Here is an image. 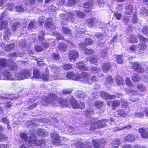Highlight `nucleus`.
Masks as SVG:
<instances>
[{
	"label": "nucleus",
	"mask_w": 148,
	"mask_h": 148,
	"mask_svg": "<svg viewBox=\"0 0 148 148\" xmlns=\"http://www.w3.org/2000/svg\"><path fill=\"white\" fill-rule=\"evenodd\" d=\"M107 121V120L102 119L92 124L90 121L88 122L86 121L84 122V125L87 129H88L90 130H93L97 128H100L106 127V123Z\"/></svg>",
	"instance_id": "nucleus-1"
},
{
	"label": "nucleus",
	"mask_w": 148,
	"mask_h": 148,
	"mask_svg": "<svg viewBox=\"0 0 148 148\" xmlns=\"http://www.w3.org/2000/svg\"><path fill=\"white\" fill-rule=\"evenodd\" d=\"M58 97L55 94H50L49 98L45 97L44 101L46 103L55 106H57L59 103Z\"/></svg>",
	"instance_id": "nucleus-2"
},
{
	"label": "nucleus",
	"mask_w": 148,
	"mask_h": 148,
	"mask_svg": "<svg viewBox=\"0 0 148 148\" xmlns=\"http://www.w3.org/2000/svg\"><path fill=\"white\" fill-rule=\"evenodd\" d=\"M51 73H50L51 77V79L53 80L59 79L60 78L58 75H59L60 70L58 67L53 66L50 67Z\"/></svg>",
	"instance_id": "nucleus-3"
},
{
	"label": "nucleus",
	"mask_w": 148,
	"mask_h": 148,
	"mask_svg": "<svg viewBox=\"0 0 148 148\" xmlns=\"http://www.w3.org/2000/svg\"><path fill=\"white\" fill-rule=\"evenodd\" d=\"M31 74V72L28 70L21 71L16 75V77L18 80L28 78Z\"/></svg>",
	"instance_id": "nucleus-4"
},
{
	"label": "nucleus",
	"mask_w": 148,
	"mask_h": 148,
	"mask_svg": "<svg viewBox=\"0 0 148 148\" xmlns=\"http://www.w3.org/2000/svg\"><path fill=\"white\" fill-rule=\"evenodd\" d=\"M69 104H70L72 107L74 108L82 109L85 107V106L84 103L82 102L79 103L74 98L69 100Z\"/></svg>",
	"instance_id": "nucleus-5"
},
{
	"label": "nucleus",
	"mask_w": 148,
	"mask_h": 148,
	"mask_svg": "<svg viewBox=\"0 0 148 148\" xmlns=\"http://www.w3.org/2000/svg\"><path fill=\"white\" fill-rule=\"evenodd\" d=\"M132 67L133 69L139 73H142L144 72V67L139 63L135 62L132 63Z\"/></svg>",
	"instance_id": "nucleus-6"
},
{
	"label": "nucleus",
	"mask_w": 148,
	"mask_h": 148,
	"mask_svg": "<svg viewBox=\"0 0 148 148\" xmlns=\"http://www.w3.org/2000/svg\"><path fill=\"white\" fill-rule=\"evenodd\" d=\"M51 136L53 139V143L55 145H58L61 143L60 139V137L59 134L56 132H53L51 134Z\"/></svg>",
	"instance_id": "nucleus-7"
},
{
	"label": "nucleus",
	"mask_w": 148,
	"mask_h": 148,
	"mask_svg": "<svg viewBox=\"0 0 148 148\" xmlns=\"http://www.w3.org/2000/svg\"><path fill=\"white\" fill-rule=\"evenodd\" d=\"M89 75L88 73L83 72L80 75L78 74V80L88 83L89 82Z\"/></svg>",
	"instance_id": "nucleus-8"
},
{
	"label": "nucleus",
	"mask_w": 148,
	"mask_h": 148,
	"mask_svg": "<svg viewBox=\"0 0 148 148\" xmlns=\"http://www.w3.org/2000/svg\"><path fill=\"white\" fill-rule=\"evenodd\" d=\"M79 54L77 50H72L68 53V57L69 60L75 61L78 58Z\"/></svg>",
	"instance_id": "nucleus-9"
},
{
	"label": "nucleus",
	"mask_w": 148,
	"mask_h": 148,
	"mask_svg": "<svg viewBox=\"0 0 148 148\" xmlns=\"http://www.w3.org/2000/svg\"><path fill=\"white\" fill-rule=\"evenodd\" d=\"M21 46H22L23 49L26 51V54H29L31 56H32L34 54V51L31 49L29 43H25L24 44H22Z\"/></svg>",
	"instance_id": "nucleus-10"
},
{
	"label": "nucleus",
	"mask_w": 148,
	"mask_h": 148,
	"mask_svg": "<svg viewBox=\"0 0 148 148\" xmlns=\"http://www.w3.org/2000/svg\"><path fill=\"white\" fill-rule=\"evenodd\" d=\"M93 145L95 148H99L100 147L103 148L106 143L105 140L104 139L100 140L98 143L95 140H93Z\"/></svg>",
	"instance_id": "nucleus-11"
},
{
	"label": "nucleus",
	"mask_w": 148,
	"mask_h": 148,
	"mask_svg": "<svg viewBox=\"0 0 148 148\" xmlns=\"http://www.w3.org/2000/svg\"><path fill=\"white\" fill-rule=\"evenodd\" d=\"M28 142L29 145L31 146L33 145L36 146V143L37 142L36 136L34 134H31L30 136L29 137L28 140Z\"/></svg>",
	"instance_id": "nucleus-12"
},
{
	"label": "nucleus",
	"mask_w": 148,
	"mask_h": 148,
	"mask_svg": "<svg viewBox=\"0 0 148 148\" xmlns=\"http://www.w3.org/2000/svg\"><path fill=\"white\" fill-rule=\"evenodd\" d=\"M75 16V11H73L67 14L65 16V19L67 21L74 22Z\"/></svg>",
	"instance_id": "nucleus-13"
},
{
	"label": "nucleus",
	"mask_w": 148,
	"mask_h": 148,
	"mask_svg": "<svg viewBox=\"0 0 148 148\" xmlns=\"http://www.w3.org/2000/svg\"><path fill=\"white\" fill-rule=\"evenodd\" d=\"M100 96L103 99H111L116 97L115 95H110L108 93L104 91H101L100 92Z\"/></svg>",
	"instance_id": "nucleus-14"
},
{
	"label": "nucleus",
	"mask_w": 148,
	"mask_h": 148,
	"mask_svg": "<svg viewBox=\"0 0 148 148\" xmlns=\"http://www.w3.org/2000/svg\"><path fill=\"white\" fill-rule=\"evenodd\" d=\"M11 73L8 71H5L3 73V75L0 77V80L6 79L8 80H12L11 78Z\"/></svg>",
	"instance_id": "nucleus-15"
},
{
	"label": "nucleus",
	"mask_w": 148,
	"mask_h": 148,
	"mask_svg": "<svg viewBox=\"0 0 148 148\" xmlns=\"http://www.w3.org/2000/svg\"><path fill=\"white\" fill-rule=\"evenodd\" d=\"M45 25L46 27L48 28H53L54 25L52 23V20L51 17H49L46 20Z\"/></svg>",
	"instance_id": "nucleus-16"
},
{
	"label": "nucleus",
	"mask_w": 148,
	"mask_h": 148,
	"mask_svg": "<svg viewBox=\"0 0 148 148\" xmlns=\"http://www.w3.org/2000/svg\"><path fill=\"white\" fill-rule=\"evenodd\" d=\"M76 97L79 99L84 100L86 96V94L82 91L78 90L75 93Z\"/></svg>",
	"instance_id": "nucleus-17"
},
{
	"label": "nucleus",
	"mask_w": 148,
	"mask_h": 148,
	"mask_svg": "<svg viewBox=\"0 0 148 148\" xmlns=\"http://www.w3.org/2000/svg\"><path fill=\"white\" fill-rule=\"evenodd\" d=\"M66 77L69 79L73 80H78V74H74L71 72L67 73L66 75Z\"/></svg>",
	"instance_id": "nucleus-18"
},
{
	"label": "nucleus",
	"mask_w": 148,
	"mask_h": 148,
	"mask_svg": "<svg viewBox=\"0 0 148 148\" xmlns=\"http://www.w3.org/2000/svg\"><path fill=\"white\" fill-rule=\"evenodd\" d=\"M76 68L79 69L87 71L88 68L85 65V64L83 62H77L76 63Z\"/></svg>",
	"instance_id": "nucleus-19"
},
{
	"label": "nucleus",
	"mask_w": 148,
	"mask_h": 148,
	"mask_svg": "<svg viewBox=\"0 0 148 148\" xmlns=\"http://www.w3.org/2000/svg\"><path fill=\"white\" fill-rule=\"evenodd\" d=\"M83 8L84 10L86 12H89L91 11V9L92 8V3L86 2L83 4Z\"/></svg>",
	"instance_id": "nucleus-20"
},
{
	"label": "nucleus",
	"mask_w": 148,
	"mask_h": 148,
	"mask_svg": "<svg viewBox=\"0 0 148 148\" xmlns=\"http://www.w3.org/2000/svg\"><path fill=\"white\" fill-rule=\"evenodd\" d=\"M36 100L35 98H31L29 100V102H31V104H30L28 106L27 108L28 109H32L36 107L37 105V103H34V102Z\"/></svg>",
	"instance_id": "nucleus-21"
},
{
	"label": "nucleus",
	"mask_w": 148,
	"mask_h": 148,
	"mask_svg": "<svg viewBox=\"0 0 148 148\" xmlns=\"http://www.w3.org/2000/svg\"><path fill=\"white\" fill-rule=\"evenodd\" d=\"M111 68L110 64L108 63H104L103 64L102 67V70L103 72L107 73L110 70Z\"/></svg>",
	"instance_id": "nucleus-22"
},
{
	"label": "nucleus",
	"mask_w": 148,
	"mask_h": 148,
	"mask_svg": "<svg viewBox=\"0 0 148 148\" xmlns=\"http://www.w3.org/2000/svg\"><path fill=\"white\" fill-rule=\"evenodd\" d=\"M133 6L132 5H129L126 7L125 14L126 15L132 14L133 13Z\"/></svg>",
	"instance_id": "nucleus-23"
},
{
	"label": "nucleus",
	"mask_w": 148,
	"mask_h": 148,
	"mask_svg": "<svg viewBox=\"0 0 148 148\" xmlns=\"http://www.w3.org/2000/svg\"><path fill=\"white\" fill-rule=\"evenodd\" d=\"M139 53H142V51L145 50L147 48V46L146 44L144 43H139L136 45Z\"/></svg>",
	"instance_id": "nucleus-24"
},
{
	"label": "nucleus",
	"mask_w": 148,
	"mask_h": 148,
	"mask_svg": "<svg viewBox=\"0 0 148 148\" xmlns=\"http://www.w3.org/2000/svg\"><path fill=\"white\" fill-rule=\"evenodd\" d=\"M66 45L64 42H60L58 45V50L60 51L64 52L66 49Z\"/></svg>",
	"instance_id": "nucleus-25"
},
{
	"label": "nucleus",
	"mask_w": 148,
	"mask_h": 148,
	"mask_svg": "<svg viewBox=\"0 0 148 148\" xmlns=\"http://www.w3.org/2000/svg\"><path fill=\"white\" fill-rule=\"evenodd\" d=\"M38 134L40 136L45 137L48 135V133L45 130L40 129L37 132Z\"/></svg>",
	"instance_id": "nucleus-26"
},
{
	"label": "nucleus",
	"mask_w": 148,
	"mask_h": 148,
	"mask_svg": "<svg viewBox=\"0 0 148 148\" xmlns=\"http://www.w3.org/2000/svg\"><path fill=\"white\" fill-rule=\"evenodd\" d=\"M40 72L37 69H35L33 72V77L36 79H39L40 77Z\"/></svg>",
	"instance_id": "nucleus-27"
},
{
	"label": "nucleus",
	"mask_w": 148,
	"mask_h": 148,
	"mask_svg": "<svg viewBox=\"0 0 148 148\" xmlns=\"http://www.w3.org/2000/svg\"><path fill=\"white\" fill-rule=\"evenodd\" d=\"M138 131L141 133V137L143 138H147L148 137V133L146 131L142 129H140Z\"/></svg>",
	"instance_id": "nucleus-28"
},
{
	"label": "nucleus",
	"mask_w": 148,
	"mask_h": 148,
	"mask_svg": "<svg viewBox=\"0 0 148 148\" xmlns=\"http://www.w3.org/2000/svg\"><path fill=\"white\" fill-rule=\"evenodd\" d=\"M131 79L134 82H139L140 80V77L138 74L134 73L133 74Z\"/></svg>",
	"instance_id": "nucleus-29"
},
{
	"label": "nucleus",
	"mask_w": 148,
	"mask_h": 148,
	"mask_svg": "<svg viewBox=\"0 0 148 148\" xmlns=\"http://www.w3.org/2000/svg\"><path fill=\"white\" fill-rule=\"evenodd\" d=\"M97 22V21L95 18H90L88 21V24L90 27H93L95 24Z\"/></svg>",
	"instance_id": "nucleus-30"
},
{
	"label": "nucleus",
	"mask_w": 148,
	"mask_h": 148,
	"mask_svg": "<svg viewBox=\"0 0 148 148\" xmlns=\"http://www.w3.org/2000/svg\"><path fill=\"white\" fill-rule=\"evenodd\" d=\"M62 32L65 34H67L71 36L72 35L71 30L67 27H63L62 29Z\"/></svg>",
	"instance_id": "nucleus-31"
},
{
	"label": "nucleus",
	"mask_w": 148,
	"mask_h": 148,
	"mask_svg": "<svg viewBox=\"0 0 148 148\" xmlns=\"http://www.w3.org/2000/svg\"><path fill=\"white\" fill-rule=\"evenodd\" d=\"M85 27L82 25L79 26L78 25L76 26L75 27V29H77V31L78 33H82L84 32L85 30Z\"/></svg>",
	"instance_id": "nucleus-32"
},
{
	"label": "nucleus",
	"mask_w": 148,
	"mask_h": 148,
	"mask_svg": "<svg viewBox=\"0 0 148 148\" xmlns=\"http://www.w3.org/2000/svg\"><path fill=\"white\" fill-rule=\"evenodd\" d=\"M60 103L61 105L63 106H66L67 107L69 106V105L70 101L68 99H62L61 100L59 103Z\"/></svg>",
	"instance_id": "nucleus-33"
},
{
	"label": "nucleus",
	"mask_w": 148,
	"mask_h": 148,
	"mask_svg": "<svg viewBox=\"0 0 148 148\" xmlns=\"http://www.w3.org/2000/svg\"><path fill=\"white\" fill-rule=\"evenodd\" d=\"M113 147L112 148H118V146L120 144V141L118 139H115L111 143Z\"/></svg>",
	"instance_id": "nucleus-34"
},
{
	"label": "nucleus",
	"mask_w": 148,
	"mask_h": 148,
	"mask_svg": "<svg viewBox=\"0 0 148 148\" xmlns=\"http://www.w3.org/2000/svg\"><path fill=\"white\" fill-rule=\"evenodd\" d=\"M21 25L18 22L14 23L12 27V29L13 31H15L19 28L21 27Z\"/></svg>",
	"instance_id": "nucleus-35"
},
{
	"label": "nucleus",
	"mask_w": 148,
	"mask_h": 148,
	"mask_svg": "<svg viewBox=\"0 0 148 148\" xmlns=\"http://www.w3.org/2000/svg\"><path fill=\"white\" fill-rule=\"evenodd\" d=\"M8 63L7 60L5 59H1L0 60V66L4 67L6 66Z\"/></svg>",
	"instance_id": "nucleus-36"
},
{
	"label": "nucleus",
	"mask_w": 148,
	"mask_h": 148,
	"mask_svg": "<svg viewBox=\"0 0 148 148\" xmlns=\"http://www.w3.org/2000/svg\"><path fill=\"white\" fill-rule=\"evenodd\" d=\"M125 140L128 141H133L135 139L134 135L132 134L125 136Z\"/></svg>",
	"instance_id": "nucleus-37"
},
{
	"label": "nucleus",
	"mask_w": 148,
	"mask_h": 148,
	"mask_svg": "<svg viewBox=\"0 0 148 148\" xmlns=\"http://www.w3.org/2000/svg\"><path fill=\"white\" fill-rule=\"evenodd\" d=\"M15 47L14 44H11L6 45L5 47V50L7 51H10L14 49Z\"/></svg>",
	"instance_id": "nucleus-38"
},
{
	"label": "nucleus",
	"mask_w": 148,
	"mask_h": 148,
	"mask_svg": "<svg viewBox=\"0 0 148 148\" xmlns=\"http://www.w3.org/2000/svg\"><path fill=\"white\" fill-rule=\"evenodd\" d=\"M130 41L132 43H135L137 42L138 40L136 36L131 34L129 38Z\"/></svg>",
	"instance_id": "nucleus-39"
},
{
	"label": "nucleus",
	"mask_w": 148,
	"mask_h": 148,
	"mask_svg": "<svg viewBox=\"0 0 148 148\" xmlns=\"http://www.w3.org/2000/svg\"><path fill=\"white\" fill-rule=\"evenodd\" d=\"M117 114L118 115L121 116L123 117H125L126 114V112L123 109H119L117 111Z\"/></svg>",
	"instance_id": "nucleus-40"
},
{
	"label": "nucleus",
	"mask_w": 148,
	"mask_h": 148,
	"mask_svg": "<svg viewBox=\"0 0 148 148\" xmlns=\"http://www.w3.org/2000/svg\"><path fill=\"white\" fill-rule=\"evenodd\" d=\"M49 76L47 74V72H46L41 75L40 78L43 81H47L49 78Z\"/></svg>",
	"instance_id": "nucleus-41"
},
{
	"label": "nucleus",
	"mask_w": 148,
	"mask_h": 148,
	"mask_svg": "<svg viewBox=\"0 0 148 148\" xmlns=\"http://www.w3.org/2000/svg\"><path fill=\"white\" fill-rule=\"evenodd\" d=\"M122 55H117L116 57V59L117 63L121 64L123 63V60L122 58Z\"/></svg>",
	"instance_id": "nucleus-42"
},
{
	"label": "nucleus",
	"mask_w": 148,
	"mask_h": 148,
	"mask_svg": "<svg viewBox=\"0 0 148 148\" xmlns=\"http://www.w3.org/2000/svg\"><path fill=\"white\" fill-rule=\"evenodd\" d=\"M51 56L53 59L56 61H59L60 58V56L56 53H53Z\"/></svg>",
	"instance_id": "nucleus-43"
},
{
	"label": "nucleus",
	"mask_w": 148,
	"mask_h": 148,
	"mask_svg": "<svg viewBox=\"0 0 148 148\" xmlns=\"http://www.w3.org/2000/svg\"><path fill=\"white\" fill-rule=\"evenodd\" d=\"M73 91V90L71 88H68L62 90L61 92L63 94L66 95L71 94Z\"/></svg>",
	"instance_id": "nucleus-44"
},
{
	"label": "nucleus",
	"mask_w": 148,
	"mask_h": 148,
	"mask_svg": "<svg viewBox=\"0 0 148 148\" xmlns=\"http://www.w3.org/2000/svg\"><path fill=\"white\" fill-rule=\"evenodd\" d=\"M146 87L143 84H138L137 86V88L140 90L144 91L146 90Z\"/></svg>",
	"instance_id": "nucleus-45"
},
{
	"label": "nucleus",
	"mask_w": 148,
	"mask_h": 148,
	"mask_svg": "<svg viewBox=\"0 0 148 148\" xmlns=\"http://www.w3.org/2000/svg\"><path fill=\"white\" fill-rule=\"evenodd\" d=\"M15 9L16 11L21 12H23L25 10V8L22 5H17Z\"/></svg>",
	"instance_id": "nucleus-46"
},
{
	"label": "nucleus",
	"mask_w": 148,
	"mask_h": 148,
	"mask_svg": "<svg viewBox=\"0 0 148 148\" xmlns=\"http://www.w3.org/2000/svg\"><path fill=\"white\" fill-rule=\"evenodd\" d=\"M95 105L97 108H99L102 107L103 105V103L100 101H97L95 103Z\"/></svg>",
	"instance_id": "nucleus-47"
},
{
	"label": "nucleus",
	"mask_w": 148,
	"mask_h": 148,
	"mask_svg": "<svg viewBox=\"0 0 148 148\" xmlns=\"http://www.w3.org/2000/svg\"><path fill=\"white\" fill-rule=\"evenodd\" d=\"M141 14H142L143 15L146 16L148 14L147 9L145 8H143L140 10Z\"/></svg>",
	"instance_id": "nucleus-48"
},
{
	"label": "nucleus",
	"mask_w": 148,
	"mask_h": 148,
	"mask_svg": "<svg viewBox=\"0 0 148 148\" xmlns=\"http://www.w3.org/2000/svg\"><path fill=\"white\" fill-rule=\"evenodd\" d=\"M62 67L63 69L66 70L71 69L72 67V65L70 63L64 64L62 66Z\"/></svg>",
	"instance_id": "nucleus-49"
},
{
	"label": "nucleus",
	"mask_w": 148,
	"mask_h": 148,
	"mask_svg": "<svg viewBox=\"0 0 148 148\" xmlns=\"http://www.w3.org/2000/svg\"><path fill=\"white\" fill-rule=\"evenodd\" d=\"M10 70L15 71L17 69V65L16 64H12L9 65Z\"/></svg>",
	"instance_id": "nucleus-50"
},
{
	"label": "nucleus",
	"mask_w": 148,
	"mask_h": 148,
	"mask_svg": "<svg viewBox=\"0 0 148 148\" xmlns=\"http://www.w3.org/2000/svg\"><path fill=\"white\" fill-rule=\"evenodd\" d=\"M34 49L36 51L39 52L42 51L44 48L42 46L38 45L34 47Z\"/></svg>",
	"instance_id": "nucleus-51"
},
{
	"label": "nucleus",
	"mask_w": 148,
	"mask_h": 148,
	"mask_svg": "<svg viewBox=\"0 0 148 148\" xmlns=\"http://www.w3.org/2000/svg\"><path fill=\"white\" fill-rule=\"evenodd\" d=\"M7 21L6 20L3 21L2 22L1 25L0 29L2 30L3 29L6 28L7 27Z\"/></svg>",
	"instance_id": "nucleus-52"
},
{
	"label": "nucleus",
	"mask_w": 148,
	"mask_h": 148,
	"mask_svg": "<svg viewBox=\"0 0 148 148\" xmlns=\"http://www.w3.org/2000/svg\"><path fill=\"white\" fill-rule=\"evenodd\" d=\"M106 36V35L103 34H99L97 35V38L99 40H102L105 38Z\"/></svg>",
	"instance_id": "nucleus-53"
},
{
	"label": "nucleus",
	"mask_w": 148,
	"mask_h": 148,
	"mask_svg": "<svg viewBox=\"0 0 148 148\" xmlns=\"http://www.w3.org/2000/svg\"><path fill=\"white\" fill-rule=\"evenodd\" d=\"M138 37L140 40L144 42H146L148 40L147 38H145L142 35L140 34H138Z\"/></svg>",
	"instance_id": "nucleus-54"
},
{
	"label": "nucleus",
	"mask_w": 148,
	"mask_h": 148,
	"mask_svg": "<svg viewBox=\"0 0 148 148\" xmlns=\"http://www.w3.org/2000/svg\"><path fill=\"white\" fill-rule=\"evenodd\" d=\"M34 23V22L31 21L29 25L28 28L32 30L35 29V27Z\"/></svg>",
	"instance_id": "nucleus-55"
},
{
	"label": "nucleus",
	"mask_w": 148,
	"mask_h": 148,
	"mask_svg": "<svg viewBox=\"0 0 148 148\" xmlns=\"http://www.w3.org/2000/svg\"><path fill=\"white\" fill-rule=\"evenodd\" d=\"M76 14L78 16L81 18H84L85 16V14L83 12L80 11H75Z\"/></svg>",
	"instance_id": "nucleus-56"
},
{
	"label": "nucleus",
	"mask_w": 148,
	"mask_h": 148,
	"mask_svg": "<svg viewBox=\"0 0 148 148\" xmlns=\"http://www.w3.org/2000/svg\"><path fill=\"white\" fill-rule=\"evenodd\" d=\"M114 15L117 19L120 20L121 19V13H119L117 11L114 12Z\"/></svg>",
	"instance_id": "nucleus-57"
},
{
	"label": "nucleus",
	"mask_w": 148,
	"mask_h": 148,
	"mask_svg": "<svg viewBox=\"0 0 148 148\" xmlns=\"http://www.w3.org/2000/svg\"><path fill=\"white\" fill-rule=\"evenodd\" d=\"M119 101L117 100H114L112 101V106L113 107H116L119 106L120 105Z\"/></svg>",
	"instance_id": "nucleus-58"
},
{
	"label": "nucleus",
	"mask_w": 148,
	"mask_h": 148,
	"mask_svg": "<svg viewBox=\"0 0 148 148\" xmlns=\"http://www.w3.org/2000/svg\"><path fill=\"white\" fill-rule=\"evenodd\" d=\"M85 43L86 45H90L92 44L93 43L92 40L90 38H86L85 40Z\"/></svg>",
	"instance_id": "nucleus-59"
},
{
	"label": "nucleus",
	"mask_w": 148,
	"mask_h": 148,
	"mask_svg": "<svg viewBox=\"0 0 148 148\" xmlns=\"http://www.w3.org/2000/svg\"><path fill=\"white\" fill-rule=\"evenodd\" d=\"M41 41V44L42 46V47H43L44 49V48H47L49 47V46L50 44L47 42L43 41Z\"/></svg>",
	"instance_id": "nucleus-60"
},
{
	"label": "nucleus",
	"mask_w": 148,
	"mask_h": 148,
	"mask_svg": "<svg viewBox=\"0 0 148 148\" xmlns=\"http://www.w3.org/2000/svg\"><path fill=\"white\" fill-rule=\"evenodd\" d=\"M125 81L126 84L127 86H132V82L129 78L127 77L125 79Z\"/></svg>",
	"instance_id": "nucleus-61"
},
{
	"label": "nucleus",
	"mask_w": 148,
	"mask_h": 148,
	"mask_svg": "<svg viewBox=\"0 0 148 148\" xmlns=\"http://www.w3.org/2000/svg\"><path fill=\"white\" fill-rule=\"evenodd\" d=\"M142 31L144 34L146 35H148V27L144 26L143 27Z\"/></svg>",
	"instance_id": "nucleus-62"
},
{
	"label": "nucleus",
	"mask_w": 148,
	"mask_h": 148,
	"mask_svg": "<svg viewBox=\"0 0 148 148\" xmlns=\"http://www.w3.org/2000/svg\"><path fill=\"white\" fill-rule=\"evenodd\" d=\"M83 145L82 147L84 148H91L92 147V145L91 143L89 142H86L85 145L83 144L82 143Z\"/></svg>",
	"instance_id": "nucleus-63"
},
{
	"label": "nucleus",
	"mask_w": 148,
	"mask_h": 148,
	"mask_svg": "<svg viewBox=\"0 0 148 148\" xmlns=\"http://www.w3.org/2000/svg\"><path fill=\"white\" fill-rule=\"evenodd\" d=\"M45 35V34L42 31L41 32L39 33V34L38 37L39 40L40 41H42L44 39L43 36Z\"/></svg>",
	"instance_id": "nucleus-64"
}]
</instances>
